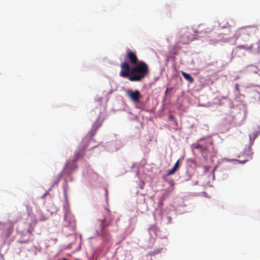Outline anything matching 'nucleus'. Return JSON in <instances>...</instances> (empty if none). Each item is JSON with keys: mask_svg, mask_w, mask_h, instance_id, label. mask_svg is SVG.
Segmentation results:
<instances>
[{"mask_svg": "<svg viewBox=\"0 0 260 260\" xmlns=\"http://www.w3.org/2000/svg\"><path fill=\"white\" fill-rule=\"evenodd\" d=\"M181 74L183 77L190 83H192L193 82L194 79L189 74L183 71L181 72Z\"/></svg>", "mask_w": 260, "mask_h": 260, "instance_id": "obj_11", "label": "nucleus"}, {"mask_svg": "<svg viewBox=\"0 0 260 260\" xmlns=\"http://www.w3.org/2000/svg\"><path fill=\"white\" fill-rule=\"evenodd\" d=\"M179 160H178L175 163V164L174 165L173 168L169 170L168 172V175H171L172 174H173L177 170L178 167V164H179Z\"/></svg>", "mask_w": 260, "mask_h": 260, "instance_id": "obj_12", "label": "nucleus"}, {"mask_svg": "<svg viewBox=\"0 0 260 260\" xmlns=\"http://www.w3.org/2000/svg\"><path fill=\"white\" fill-rule=\"evenodd\" d=\"M257 30V27L255 26H246L238 28L236 31L234 35L236 38L246 35L251 36L254 35Z\"/></svg>", "mask_w": 260, "mask_h": 260, "instance_id": "obj_2", "label": "nucleus"}, {"mask_svg": "<svg viewBox=\"0 0 260 260\" xmlns=\"http://www.w3.org/2000/svg\"><path fill=\"white\" fill-rule=\"evenodd\" d=\"M121 71L120 75L122 77L127 78L131 76L130 66L129 63L127 61H124L121 63Z\"/></svg>", "mask_w": 260, "mask_h": 260, "instance_id": "obj_3", "label": "nucleus"}, {"mask_svg": "<svg viewBox=\"0 0 260 260\" xmlns=\"http://www.w3.org/2000/svg\"><path fill=\"white\" fill-rule=\"evenodd\" d=\"M253 153L251 152L250 147H248L247 149L245 150V151L241 154V156H244L246 155V159L240 160L242 163H245L247 161L252 158V155Z\"/></svg>", "mask_w": 260, "mask_h": 260, "instance_id": "obj_7", "label": "nucleus"}, {"mask_svg": "<svg viewBox=\"0 0 260 260\" xmlns=\"http://www.w3.org/2000/svg\"><path fill=\"white\" fill-rule=\"evenodd\" d=\"M127 95L129 98L135 103H138L140 100V92L138 90L133 91L128 90L126 91Z\"/></svg>", "mask_w": 260, "mask_h": 260, "instance_id": "obj_4", "label": "nucleus"}, {"mask_svg": "<svg viewBox=\"0 0 260 260\" xmlns=\"http://www.w3.org/2000/svg\"><path fill=\"white\" fill-rule=\"evenodd\" d=\"M194 39L193 38H188L186 41H183V43L184 44H188L190 42L192 41Z\"/></svg>", "mask_w": 260, "mask_h": 260, "instance_id": "obj_15", "label": "nucleus"}, {"mask_svg": "<svg viewBox=\"0 0 260 260\" xmlns=\"http://www.w3.org/2000/svg\"><path fill=\"white\" fill-rule=\"evenodd\" d=\"M37 223V221L36 219H33L31 221L30 223H29L28 227L27 229V232L30 235H32V232L34 231L36 225Z\"/></svg>", "mask_w": 260, "mask_h": 260, "instance_id": "obj_10", "label": "nucleus"}, {"mask_svg": "<svg viewBox=\"0 0 260 260\" xmlns=\"http://www.w3.org/2000/svg\"><path fill=\"white\" fill-rule=\"evenodd\" d=\"M260 132H255L252 134L253 137V141L254 140V139L257 137V136L259 135Z\"/></svg>", "mask_w": 260, "mask_h": 260, "instance_id": "obj_16", "label": "nucleus"}, {"mask_svg": "<svg viewBox=\"0 0 260 260\" xmlns=\"http://www.w3.org/2000/svg\"><path fill=\"white\" fill-rule=\"evenodd\" d=\"M195 148H196L197 149H200V150H204V148L203 147V146H202V145H201L200 144H197L195 146Z\"/></svg>", "mask_w": 260, "mask_h": 260, "instance_id": "obj_17", "label": "nucleus"}, {"mask_svg": "<svg viewBox=\"0 0 260 260\" xmlns=\"http://www.w3.org/2000/svg\"><path fill=\"white\" fill-rule=\"evenodd\" d=\"M131 74V76L129 77L130 81H141L149 74L148 66L145 62L140 61L132 69Z\"/></svg>", "mask_w": 260, "mask_h": 260, "instance_id": "obj_1", "label": "nucleus"}, {"mask_svg": "<svg viewBox=\"0 0 260 260\" xmlns=\"http://www.w3.org/2000/svg\"><path fill=\"white\" fill-rule=\"evenodd\" d=\"M62 260H68V259H67L66 258H63Z\"/></svg>", "mask_w": 260, "mask_h": 260, "instance_id": "obj_22", "label": "nucleus"}, {"mask_svg": "<svg viewBox=\"0 0 260 260\" xmlns=\"http://www.w3.org/2000/svg\"><path fill=\"white\" fill-rule=\"evenodd\" d=\"M168 91V88H167L166 91H165V94H166L167 93Z\"/></svg>", "mask_w": 260, "mask_h": 260, "instance_id": "obj_20", "label": "nucleus"}, {"mask_svg": "<svg viewBox=\"0 0 260 260\" xmlns=\"http://www.w3.org/2000/svg\"><path fill=\"white\" fill-rule=\"evenodd\" d=\"M101 123L100 122L99 120H97L92 125L91 131L89 132L88 134L90 136L91 138L94 136L97 129L100 127Z\"/></svg>", "mask_w": 260, "mask_h": 260, "instance_id": "obj_8", "label": "nucleus"}, {"mask_svg": "<svg viewBox=\"0 0 260 260\" xmlns=\"http://www.w3.org/2000/svg\"><path fill=\"white\" fill-rule=\"evenodd\" d=\"M237 48L239 49H244V50H248L250 49V47H248L247 46H245V45H239L237 47Z\"/></svg>", "mask_w": 260, "mask_h": 260, "instance_id": "obj_14", "label": "nucleus"}, {"mask_svg": "<svg viewBox=\"0 0 260 260\" xmlns=\"http://www.w3.org/2000/svg\"><path fill=\"white\" fill-rule=\"evenodd\" d=\"M64 193L66 194L67 191H66V188L64 189Z\"/></svg>", "mask_w": 260, "mask_h": 260, "instance_id": "obj_19", "label": "nucleus"}, {"mask_svg": "<svg viewBox=\"0 0 260 260\" xmlns=\"http://www.w3.org/2000/svg\"><path fill=\"white\" fill-rule=\"evenodd\" d=\"M249 139H250V140L251 141V139H252V137L251 136H250L249 137Z\"/></svg>", "mask_w": 260, "mask_h": 260, "instance_id": "obj_21", "label": "nucleus"}, {"mask_svg": "<svg viewBox=\"0 0 260 260\" xmlns=\"http://www.w3.org/2000/svg\"><path fill=\"white\" fill-rule=\"evenodd\" d=\"M59 181V178L58 179V180L57 181V182H58Z\"/></svg>", "mask_w": 260, "mask_h": 260, "instance_id": "obj_23", "label": "nucleus"}, {"mask_svg": "<svg viewBox=\"0 0 260 260\" xmlns=\"http://www.w3.org/2000/svg\"><path fill=\"white\" fill-rule=\"evenodd\" d=\"M100 221L101 222V234L104 235L105 234V229L106 227H107L109 225H110L111 224V222L109 221L106 222V218H104L103 219H101Z\"/></svg>", "mask_w": 260, "mask_h": 260, "instance_id": "obj_9", "label": "nucleus"}, {"mask_svg": "<svg viewBox=\"0 0 260 260\" xmlns=\"http://www.w3.org/2000/svg\"><path fill=\"white\" fill-rule=\"evenodd\" d=\"M7 228V232L6 233V236L7 237H9L10 236V235L11 234V233L12 232L13 228L11 225H9Z\"/></svg>", "mask_w": 260, "mask_h": 260, "instance_id": "obj_13", "label": "nucleus"}, {"mask_svg": "<svg viewBox=\"0 0 260 260\" xmlns=\"http://www.w3.org/2000/svg\"><path fill=\"white\" fill-rule=\"evenodd\" d=\"M80 157V154L79 153H77L76 154L75 157L73 161H69L66 165L65 169H70L71 171L75 170L77 166L75 164V162L78 159V158Z\"/></svg>", "mask_w": 260, "mask_h": 260, "instance_id": "obj_6", "label": "nucleus"}, {"mask_svg": "<svg viewBox=\"0 0 260 260\" xmlns=\"http://www.w3.org/2000/svg\"><path fill=\"white\" fill-rule=\"evenodd\" d=\"M107 211V213H108V215H110V211H109V210L108 209Z\"/></svg>", "mask_w": 260, "mask_h": 260, "instance_id": "obj_18", "label": "nucleus"}, {"mask_svg": "<svg viewBox=\"0 0 260 260\" xmlns=\"http://www.w3.org/2000/svg\"><path fill=\"white\" fill-rule=\"evenodd\" d=\"M126 58L128 59L129 62L134 65L138 63V59L136 54L131 50H128L126 54Z\"/></svg>", "mask_w": 260, "mask_h": 260, "instance_id": "obj_5", "label": "nucleus"}]
</instances>
